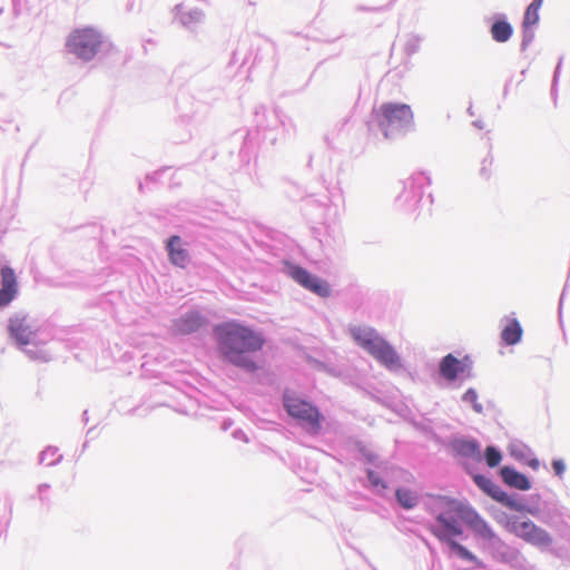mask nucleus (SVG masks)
Returning a JSON list of instances; mask_svg holds the SVG:
<instances>
[{"mask_svg": "<svg viewBox=\"0 0 570 570\" xmlns=\"http://www.w3.org/2000/svg\"><path fill=\"white\" fill-rule=\"evenodd\" d=\"M215 333L219 350L228 362L249 371L256 368L246 354L262 348L264 340L258 333L234 322L217 326Z\"/></svg>", "mask_w": 570, "mask_h": 570, "instance_id": "obj_1", "label": "nucleus"}, {"mask_svg": "<svg viewBox=\"0 0 570 570\" xmlns=\"http://www.w3.org/2000/svg\"><path fill=\"white\" fill-rule=\"evenodd\" d=\"M350 333L358 346L389 370H396L402 366L401 358L393 346L380 336L373 327L357 325L351 327Z\"/></svg>", "mask_w": 570, "mask_h": 570, "instance_id": "obj_2", "label": "nucleus"}, {"mask_svg": "<svg viewBox=\"0 0 570 570\" xmlns=\"http://www.w3.org/2000/svg\"><path fill=\"white\" fill-rule=\"evenodd\" d=\"M498 522L505 531L533 547L547 549L552 544L550 533L525 517L503 514Z\"/></svg>", "mask_w": 570, "mask_h": 570, "instance_id": "obj_3", "label": "nucleus"}, {"mask_svg": "<svg viewBox=\"0 0 570 570\" xmlns=\"http://www.w3.org/2000/svg\"><path fill=\"white\" fill-rule=\"evenodd\" d=\"M448 498H440L441 505L445 509V511L436 514V521L439 527L432 528V533L441 541H446L451 549L456 552V554L468 561H473L480 564L476 557L471 553L465 547L452 540L454 537H460L463 534V529L458 520L460 518L455 513L449 512V507L446 505Z\"/></svg>", "mask_w": 570, "mask_h": 570, "instance_id": "obj_4", "label": "nucleus"}, {"mask_svg": "<svg viewBox=\"0 0 570 570\" xmlns=\"http://www.w3.org/2000/svg\"><path fill=\"white\" fill-rule=\"evenodd\" d=\"M283 403L288 415L306 426L309 432L321 431L323 415L315 405L291 393L284 394Z\"/></svg>", "mask_w": 570, "mask_h": 570, "instance_id": "obj_5", "label": "nucleus"}, {"mask_svg": "<svg viewBox=\"0 0 570 570\" xmlns=\"http://www.w3.org/2000/svg\"><path fill=\"white\" fill-rule=\"evenodd\" d=\"M101 45L100 32L92 27L72 30L66 41L68 50L82 60H91L98 53Z\"/></svg>", "mask_w": 570, "mask_h": 570, "instance_id": "obj_6", "label": "nucleus"}, {"mask_svg": "<svg viewBox=\"0 0 570 570\" xmlns=\"http://www.w3.org/2000/svg\"><path fill=\"white\" fill-rule=\"evenodd\" d=\"M450 513H455L472 531L487 541L495 538V533L489 523L470 505L455 499H446Z\"/></svg>", "mask_w": 570, "mask_h": 570, "instance_id": "obj_7", "label": "nucleus"}, {"mask_svg": "<svg viewBox=\"0 0 570 570\" xmlns=\"http://www.w3.org/2000/svg\"><path fill=\"white\" fill-rule=\"evenodd\" d=\"M413 121V112L406 104H382L377 110L379 126L384 130V136L389 137V129L393 127H405Z\"/></svg>", "mask_w": 570, "mask_h": 570, "instance_id": "obj_8", "label": "nucleus"}, {"mask_svg": "<svg viewBox=\"0 0 570 570\" xmlns=\"http://www.w3.org/2000/svg\"><path fill=\"white\" fill-rule=\"evenodd\" d=\"M292 277L303 287L313 292L321 297H328L331 294V287L328 283L315 275H312L306 269L295 266L291 271Z\"/></svg>", "mask_w": 570, "mask_h": 570, "instance_id": "obj_9", "label": "nucleus"}, {"mask_svg": "<svg viewBox=\"0 0 570 570\" xmlns=\"http://www.w3.org/2000/svg\"><path fill=\"white\" fill-rule=\"evenodd\" d=\"M474 482L483 492L503 505L517 511H522L524 509L522 504L510 498L498 484H495L489 478L484 475H475Z\"/></svg>", "mask_w": 570, "mask_h": 570, "instance_id": "obj_10", "label": "nucleus"}, {"mask_svg": "<svg viewBox=\"0 0 570 570\" xmlns=\"http://www.w3.org/2000/svg\"><path fill=\"white\" fill-rule=\"evenodd\" d=\"M0 308L8 306L18 294V281L14 271L9 266L0 269Z\"/></svg>", "mask_w": 570, "mask_h": 570, "instance_id": "obj_11", "label": "nucleus"}, {"mask_svg": "<svg viewBox=\"0 0 570 570\" xmlns=\"http://www.w3.org/2000/svg\"><path fill=\"white\" fill-rule=\"evenodd\" d=\"M167 252L173 265L185 268L189 262V254L179 236L174 235L167 242Z\"/></svg>", "mask_w": 570, "mask_h": 570, "instance_id": "obj_12", "label": "nucleus"}, {"mask_svg": "<svg viewBox=\"0 0 570 570\" xmlns=\"http://www.w3.org/2000/svg\"><path fill=\"white\" fill-rule=\"evenodd\" d=\"M9 333L10 336L19 344L27 345L30 343L33 334L30 325L27 323L24 317L14 316L9 321Z\"/></svg>", "mask_w": 570, "mask_h": 570, "instance_id": "obj_13", "label": "nucleus"}, {"mask_svg": "<svg viewBox=\"0 0 570 570\" xmlns=\"http://www.w3.org/2000/svg\"><path fill=\"white\" fill-rule=\"evenodd\" d=\"M466 364L452 354L444 356L440 363V374L448 381H454L459 373L464 372Z\"/></svg>", "mask_w": 570, "mask_h": 570, "instance_id": "obj_14", "label": "nucleus"}, {"mask_svg": "<svg viewBox=\"0 0 570 570\" xmlns=\"http://www.w3.org/2000/svg\"><path fill=\"white\" fill-rule=\"evenodd\" d=\"M204 324V318L198 313H190L175 323V331L179 334H190Z\"/></svg>", "mask_w": 570, "mask_h": 570, "instance_id": "obj_15", "label": "nucleus"}, {"mask_svg": "<svg viewBox=\"0 0 570 570\" xmlns=\"http://www.w3.org/2000/svg\"><path fill=\"white\" fill-rule=\"evenodd\" d=\"M501 474L503 481L513 488L523 491L529 490L531 488L529 479L524 474L515 471L514 469L505 466L501 470Z\"/></svg>", "mask_w": 570, "mask_h": 570, "instance_id": "obj_16", "label": "nucleus"}, {"mask_svg": "<svg viewBox=\"0 0 570 570\" xmlns=\"http://www.w3.org/2000/svg\"><path fill=\"white\" fill-rule=\"evenodd\" d=\"M522 327L520 323L512 318L509 320L501 332V338L507 345H514L520 342L522 337Z\"/></svg>", "mask_w": 570, "mask_h": 570, "instance_id": "obj_17", "label": "nucleus"}, {"mask_svg": "<svg viewBox=\"0 0 570 570\" xmlns=\"http://www.w3.org/2000/svg\"><path fill=\"white\" fill-rule=\"evenodd\" d=\"M492 39L497 42H507L513 35V28L505 20H497L490 29Z\"/></svg>", "mask_w": 570, "mask_h": 570, "instance_id": "obj_18", "label": "nucleus"}, {"mask_svg": "<svg viewBox=\"0 0 570 570\" xmlns=\"http://www.w3.org/2000/svg\"><path fill=\"white\" fill-rule=\"evenodd\" d=\"M543 0H533L525 9L522 26L529 29L539 22V10L541 9Z\"/></svg>", "mask_w": 570, "mask_h": 570, "instance_id": "obj_19", "label": "nucleus"}, {"mask_svg": "<svg viewBox=\"0 0 570 570\" xmlns=\"http://www.w3.org/2000/svg\"><path fill=\"white\" fill-rule=\"evenodd\" d=\"M395 495L399 504L406 510L413 509L419 501L415 492L404 488L397 489Z\"/></svg>", "mask_w": 570, "mask_h": 570, "instance_id": "obj_20", "label": "nucleus"}, {"mask_svg": "<svg viewBox=\"0 0 570 570\" xmlns=\"http://www.w3.org/2000/svg\"><path fill=\"white\" fill-rule=\"evenodd\" d=\"M502 459L501 453L493 446L485 449V461L490 468H495L500 464Z\"/></svg>", "mask_w": 570, "mask_h": 570, "instance_id": "obj_21", "label": "nucleus"}, {"mask_svg": "<svg viewBox=\"0 0 570 570\" xmlns=\"http://www.w3.org/2000/svg\"><path fill=\"white\" fill-rule=\"evenodd\" d=\"M459 450L464 455L480 456L479 445L475 442H472V441L462 442L460 448H459Z\"/></svg>", "mask_w": 570, "mask_h": 570, "instance_id": "obj_22", "label": "nucleus"}, {"mask_svg": "<svg viewBox=\"0 0 570 570\" xmlns=\"http://www.w3.org/2000/svg\"><path fill=\"white\" fill-rule=\"evenodd\" d=\"M463 400L466 401V402L472 403L476 412H481L482 411V405L476 402L478 401V394H476L475 391L468 390L464 393V395H463Z\"/></svg>", "mask_w": 570, "mask_h": 570, "instance_id": "obj_23", "label": "nucleus"}, {"mask_svg": "<svg viewBox=\"0 0 570 570\" xmlns=\"http://www.w3.org/2000/svg\"><path fill=\"white\" fill-rule=\"evenodd\" d=\"M367 476L373 487L377 488L381 485L382 489L386 488V485L381 481V479L373 471H370Z\"/></svg>", "mask_w": 570, "mask_h": 570, "instance_id": "obj_24", "label": "nucleus"}, {"mask_svg": "<svg viewBox=\"0 0 570 570\" xmlns=\"http://www.w3.org/2000/svg\"><path fill=\"white\" fill-rule=\"evenodd\" d=\"M552 468H553L556 474L559 476H561L563 474L564 469H566L564 463L561 460H554L552 462Z\"/></svg>", "mask_w": 570, "mask_h": 570, "instance_id": "obj_25", "label": "nucleus"}]
</instances>
